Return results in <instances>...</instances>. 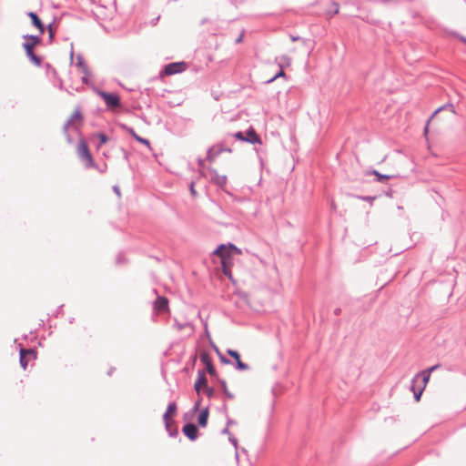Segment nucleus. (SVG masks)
I'll return each mask as SVG.
<instances>
[{
  "label": "nucleus",
  "mask_w": 466,
  "mask_h": 466,
  "mask_svg": "<svg viewBox=\"0 0 466 466\" xmlns=\"http://www.w3.org/2000/svg\"><path fill=\"white\" fill-rule=\"evenodd\" d=\"M214 254L218 256L221 260L223 273L229 279H232L231 268L234 265V260L236 257L240 256L242 254V251L232 244H221L214 251Z\"/></svg>",
  "instance_id": "f257e3e1"
},
{
  "label": "nucleus",
  "mask_w": 466,
  "mask_h": 466,
  "mask_svg": "<svg viewBox=\"0 0 466 466\" xmlns=\"http://www.w3.org/2000/svg\"><path fill=\"white\" fill-rule=\"evenodd\" d=\"M27 38L29 41L24 44V48L25 50V53H26L27 56L32 60V62H34L36 66H40V64H41L40 58L37 57L33 52L34 47L37 44H39L40 38L38 36H34V35L27 36Z\"/></svg>",
  "instance_id": "f03ea898"
},
{
  "label": "nucleus",
  "mask_w": 466,
  "mask_h": 466,
  "mask_svg": "<svg viewBox=\"0 0 466 466\" xmlns=\"http://www.w3.org/2000/svg\"><path fill=\"white\" fill-rule=\"evenodd\" d=\"M77 155L85 161L86 167L94 166V159L85 140H80L77 146Z\"/></svg>",
  "instance_id": "7ed1b4c3"
},
{
  "label": "nucleus",
  "mask_w": 466,
  "mask_h": 466,
  "mask_svg": "<svg viewBox=\"0 0 466 466\" xmlns=\"http://www.w3.org/2000/svg\"><path fill=\"white\" fill-rule=\"evenodd\" d=\"M97 95L105 101L107 107L110 109H115L120 106V98L116 94L99 90L97 91Z\"/></svg>",
  "instance_id": "20e7f679"
},
{
  "label": "nucleus",
  "mask_w": 466,
  "mask_h": 466,
  "mask_svg": "<svg viewBox=\"0 0 466 466\" xmlns=\"http://www.w3.org/2000/svg\"><path fill=\"white\" fill-rule=\"evenodd\" d=\"M232 150L229 147H225L222 145H215L209 148L207 158L209 162H215L221 154L231 155Z\"/></svg>",
  "instance_id": "39448f33"
},
{
  "label": "nucleus",
  "mask_w": 466,
  "mask_h": 466,
  "mask_svg": "<svg viewBox=\"0 0 466 466\" xmlns=\"http://www.w3.org/2000/svg\"><path fill=\"white\" fill-rule=\"evenodd\" d=\"M187 69V64L184 62L171 63L165 66V74L171 76L174 74L181 73Z\"/></svg>",
  "instance_id": "423d86ee"
},
{
  "label": "nucleus",
  "mask_w": 466,
  "mask_h": 466,
  "mask_svg": "<svg viewBox=\"0 0 466 466\" xmlns=\"http://www.w3.org/2000/svg\"><path fill=\"white\" fill-rule=\"evenodd\" d=\"M35 359V351L32 350H20V364L21 367L25 370L30 360Z\"/></svg>",
  "instance_id": "0eeeda50"
},
{
  "label": "nucleus",
  "mask_w": 466,
  "mask_h": 466,
  "mask_svg": "<svg viewBox=\"0 0 466 466\" xmlns=\"http://www.w3.org/2000/svg\"><path fill=\"white\" fill-rule=\"evenodd\" d=\"M154 309L158 312H169L168 299L166 297H157L154 302Z\"/></svg>",
  "instance_id": "6e6552de"
},
{
  "label": "nucleus",
  "mask_w": 466,
  "mask_h": 466,
  "mask_svg": "<svg viewBox=\"0 0 466 466\" xmlns=\"http://www.w3.org/2000/svg\"><path fill=\"white\" fill-rule=\"evenodd\" d=\"M200 360L201 362L206 366V370L211 375V376H215L216 375V370L212 364V360H211V357L210 355L206 352V351H202L200 353Z\"/></svg>",
  "instance_id": "1a4fd4ad"
},
{
  "label": "nucleus",
  "mask_w": 466,
  "mask_h": 466,
  "mask_svg": "<svg viewBox=\"0 0 466 466\" xmlns=\"http://www.w3.org/2000/svg\"><path fill=\"white\" fill-rule=\"evenodd\" d=\"M176 413L177 405L176 403L172 402L167 406V409L164 414V420L167 428L169 427L171 420L175 417Z\"/></svg>",
  "instance_id": "9d476101"
},
{
  "label": "nucleus",
  "mask_w": 466,
  "mask_h": 466,
  "mask_svg": "<svg viewBox=\"0 0 466 466\" xmlns=\"http://www.w3.org/2000/svg\"><path fill=\"white\" fill-rule=\"evenodd\" d=\"M211 180L220 187H223L227 184V177L225 175L218 174L216 170H210Z\"/></svg>",
  "instance_id": "9b49d317"
},
{
  "label": "nucleus",
  "mask_w": 466,
  "mask_h": 466,
  "mask_svg": "<svg viewBox=\"0 0 466 466\" xmlns=\"http://www.w3.org/2000/svg\"><path fill=\"white\" fill-rule=\"evenodd\" d=\"M442 110H446V111H449L451 113V115H454L455 114V109H454V106L451 105V104H448L444 106H441L440 108H438L434 113L433 115L431 116V117L429 119L428 123H427V126L425 127L424 128V134L427 135L428 134V131H429V124L431 123V121Z\"/></svg>",
  "instance_id": "f8f14e48"
},
{
  "label": "nucleus",
  "mask_w": 466,
  "mask_h": 466,
  "mask_svg": "<svg viewBox=\"0 0 466 466\" xmlns=\"http://www.w3.org/2000/svg\"><path fill=\"white\" fill-rule=\"evenodd\" d=\"M208 387V380L205 373L199 372L198 380L195 383V390L199 394L201 390H204Z\"/></svg>",
  "instance_id": "ddd939ff"
},
{
  "label": "nucleus",
  "mask_w": 466,
  "mask_h": 466,
  "mask_svg": "<svg viewBox=\"0 0 466 466\" xmlns=\"http://www.w3.org/2000/svg\"><path fill=\"white\" fill-rule=\"evenodd\" d=\"M183 432L188 437L190 440L194 441L198 437V429L194 424H187L183 427Z\"/></svg>",
  "instance_id": "4468645a"
},
{
  "label": "nucleus",
  "mask_w": 466,
  "mask_h": 466,
  "mask_svg": "<svg viewBox=\"0 0 466 466\" xmlns=\"http://www.w3.org/2000/svg\"><path fill=\"white\" fill-rule=\"evenodd\" d=\"M227 352L229 356H231L232 358L235 359L238 370H248V366L241 361L240 356L237 351L228 350Z\"/></svg>",
  "instance_id": "2eb2a0df"
},
{
  "label": "nucleus",
  "mask_w": 466,
  "mask_h": 466,
  "mask_svg": "<svg viewBox=\"0 0 466 466\" xmlns=\"http://www.w3.org/2000/svg\"><path fill=\"white\" fill-rule=\"evenodd\" d=\"M28 16L31 18L32 24L39 30L40 34H44L45 27L37 15L34 12H29Z\"/></svg>",
  "instance_id": "dca6fc26"
},
{
  "label": "nucleus",
  "mask_w": 466,
  "mask_h": 466,
  "mask_svg": "<svg viewBox=\"0 0 466 466\" xmlns=\"http://www.w3.org/2000/svg\"><path fill=\"white\" fill-rule=\"evenodd\" d=\"M245 137L246 142H249L252 144H261L260 137L258 136V134L252 127L248 129V131L247 132V136H245Z\"/></svg>",
  "instance_id": "f3484780"
},
{
  "label": "nucleus",
  "mask_w": 466,
  "mask_h": 466,
  "mask_svg": "<svg viewBox=\"0 0 466 466\" xmlns=\"http://www.w3.org/2000/svg\"><path fill=\"white\" fill-rule=\"evenodd\" d=\"M437 367H438V366H432V367H431V368H430L429 370H426L421 371L420 374H418V375L416 376V378L414 379L413 383L416 381V380H417V378H418L419 376H421V377H422V386H421V388H423V390H424V389H425V387H426V385H427V383H428V381H429V380H430L431 372L432 370H434L435 369H437Z\"/></svg>",
  "instance_id": "a211bd4d"
},
{
  "label": "nucleus",
  "mask_w": 466,
  "mask_h": 466,
  "mask_svg": "<svg viewBox=\"0 0 466 466\" xmlns=\"http://www.w3.org/2000/svg\"><path fill=\"white\" fill-rule=\"evenodd\" d=\"M208 419V410L206 408L202 410L198 418V423L201 427H206Z\"/></svg>",
  "instance_id": "6ab92c4d"
},
{
  "label": "nucleus",
  "mask_w": 466,
  "mask_h": 466,
  "mask_svg": "<svg viewBox=\"0 0 466 466\" xmlns=\"http://www.w3.org/2000/svg\"><path fill=\"white\" fill-rule=\"evenodd\" d=\"M82 120H83V116H82L81 111L78 108L75 109L69 118V123L70 124H75L77 122L81 123Z\"/></svg>",
  "instance_id": "aec40b11"
},
{
  "label": "nucleus",
  "mask_w": 466,
  "mask_h": 466,
  "mask_svg": "<svg viewBox=\"0 0 466 466\" xmlns=\"http://www.w3.org/2000/svg\"><path fill=\"white\" fill-rule=\"evenodd\" d=\"M372 173L377 177L378 181H380V182L389 180L390 178L392 177V176H390V175H382V174L379 173L377 170H373Z\"/></svg>",
  "instance_id": "412c9836"
},
{
  "label": "nucleus",
  "mask_w": 466,
  "mask_h": 466,
  "mask_svg": "<svg viewBox=\"0 0 466 466\" xmlns=\"http://www.w3.org/2000/svg\"><path fill=\"white\" fill-rule=\"evenodd\" d=\"M121 127L126 130L128 134H130L135 139L138 137L139 136L135 132V130L132 127H129L126 125H121Z\"/></svg>",
  "instance_id": "4be33fe9"
},
{
  "label": "nucleus",
  "mask_w": 466,
  "mask_h": 466,
  "mask_svg": "<svg viewBox=\"0 0 466 466\" xmlns=\"http://www.w3.org/2000/svg\"><path fill=\"white\" fill-rule=\"evenodd\" d=\"M121 127L126 130L128 134H130L135 139L138 137L139 136L135 132V130L132 127H129L126 125H121Z\"/></svg>",
  "instance_id": "5701e85b"
},
{
  "label": "nucleus",
  "mask_w": 466,
  "mask_h": 466,
  "mask_svg": "<svg viewBox=\"0 0 466 466\" xmlns=\"http://www.w3.org/2000/svg\"><path fill=\"white\" fill-rule=\"evenodd\" d=\"M411 390H413V393H414V397L416 399L417 401H419L420 400V396L422 394V391H423V388H420L418 390L415 389V386L412 385L411 387Z\"/></svg>",
  "instance_id": "b1692460"
},
{
  "label": "nucleus",
  "mask_w": 466,
  "mask_h": 466,
  "mask_svg": "<svg viewBox=\"0 0 466 466\" xmlns=\"http://www.w3.org/2000/svg\"><path fill=\"white\" fill-rule=\"evenodd\" d=\"M136 140L138 141L139 143H142L143 145L147 146L149 149H151V144H150L149 140L143 138L141 137H137Z\"/></svg>",
  "instance_id": "393cba45"
},
{
  "label": "nucleus",
  "mask_w": 466,
  "mask_h": 466,
  "mask_svg": "<svg viewBox=\"0 0 466 466\" xmlns=\"http://www.w3.org/2000/svg\"><path fill=\"white\" fill-rule=\"evenodd\" d=\"M97 137L101 145L106 144L108 141V137L103 133L97 134Z\"/></svg>",
  "instance_id": "a878e982"
},
{
  "label": "nucleus",
  "mask_w": 466,
  "mask_h": 466,
  "mask_svg": "<svg viewBox=\"0 0 466 466\" xmlns=\"http://www.w3.org/2000/svg\"><path fill=\"white\" fill-rule=\"evenodd\" d=\"M234 137L240 141H246V137L242 132L235 133Z\"/></svg>",
  "instance_id": "bb28decb"
},
{
  "label": "nucleus",
  "mask_w": 466,
  "mask_h": 466,
  "mask_svg": "<svg viewBox=\"0 0 466 466\" xmlns=\"http://www.w3.org/2000/svg\"><path fill=\"white\" fill-rule=\"evenodd\" d=\"M189 326L188 324H181L179 322H176L175 327L177 330L183 329L185 327Z\"/></svg>",
  "instance_id": "cd10ccee"
},
{
  "label": "nucleus",
  "mask_w": 466,
  "mask_h": 466,
  "mask_svg": "<svg viewBox=\"0 0 466 466\" xmlns=\"http://www.w3.org/2000/svg\"><path fill=\"white\" fill-rule=\"evenodd\" d=\"M77 66L79 67H81L82 71L85 73V74H87V68H86V66L83 63V62H78L77 63Z\"/></svg>",
  "instance_id": "c85d7f7f"
},
{
  "label": "nucleus",
  "mask_w": 466,
  "mask_h": 466,
  "mask_svg": "<svg viewBox=\"0 0 466 466\" xmlns=\"http://www.w3.org/2000/svg\"><path fill=\"white\" fill-rule=\"evenodd\" d=\"M190 192H191V195H192L193 197H196V196H197V192H196V190H195V184H194V182H192V183L190 184Z\"/></svg>",
  "instance_id": "c756f323"
},
{
  "label": "nucleus",
  "mask_w": 466,
  "mask_h": 466,
  "mask_svg": "<svg viewBox=\"0 0 466 466\" xmlns=\"http://www.w3.org/2000/svg\"><path fill=\"white\" fill-rule=\"evenodd\" d=\"M48 31H49V37H50V39H52L54 37L55 32H54V29L51 25L48 26Z\"/></svg>",
  "instance_id": "7c9ffc66"
},
{
  "label": "nucleus",
  "mask_w": 466,
  "mask_h": 466,
  "mask_svg": "<svg viewBox=\"0 0 466 466\" xmlns=\"http://www.w3.org/2000/svg\"><path fill=\"white\" fill-rule=\"evenodd\" d=\"M204 391H205L208 396H211V395H212V393H213V390H212V389H210V388H208V387H207V388L204 390Z\"/></svg>",
  "instance_id": "2f4dec72"
},
{
  "label": "nucleus",
  "mask_w": 466,
  "mask_h": 466,
  "mask_svg": "<svg viewBox=\"0 0 466 466\" xmlns=\"http://www.w3.org/2000/svg\"><path fill=\"white\" fill-rule=\"evenodd\" d=\"M114 191L117 196H120V189L118 187H114Z\"/></svg>",
  "instance_id": "473e14b6"
},
{
  "label": "nucleus",
  "mask_w": 466,
  "mask_h": 466,
  "mask_svg": "<svg viewBox=\"0 0 466 466\" xmlns=\"http://www.w3.org/2000/svg\"><path fill=\"white\" fill-rule=\"evenodd\" d=\"M334 5H335L334 13L337 14L339 12V5L337 4H334Z\"/></svg>",
  "instance_id": "72a5a7b5"
},
{
  "label": "nucleus",
  "mask_w": 466,
  "mask_h": 466,
  "mask_svg": "<svg viewBox=\"0 0 466 466\" xmlns=\"http://www.w3.org/2000/svg\"><path fill=\"white\" fill-rule=\"evenodd\" d=\"M284 75H285V74H284L283 70H281V71L277 75V76H283Z\"/></svg>",
  "instance_id": "f704fd0d"
}]
</instances>
